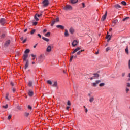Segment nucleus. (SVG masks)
I'll return each mask as SVG.
<instances>
[{"label": "nucleus", "instance_id": "1", "mask_svg": "<svg viewBox=\"0 0 130 130\" xmlns=\"http://www.w3.org/2000/svg\"><path fill=\"white\" fill-rule=\"evenodd\" d=\"M63 10H66V11H71L73 10V7H72V6L66 5V6L63 7Z\"/></svg>", "mask_w": 130, "mask_h": 130}, {"label": "nucleus", "instance_id": "2", "mask_svg": "<svg viewBox=\"0 0 130 130\" xmlns=\"http://www.w3.org/2000/svg\"><path fill=\"white\" fill-rule=\"evenodd\" d=\"M43 5L44 7H47L49 5V2L48 0H44L43 1Z\"/></svg>", "mask_w": 130, "mask_h": 130}, {"label": "nucleus", "instance_id": "3", "mask_svg": "<svg viewBox=\"0 0 130 130\" xmlns=\"http://www.w3.org/2000/svg\"><path fill=\"white\" fill-rule=\"evenodd\" d=\"M79 43V42L77 40H74L72 42V46L73 47H75V46H77V45H78V43Z\"/></svg>", "mask_w": 130, "mask_h": 130}, {"label": "nucleus", "instance_id": "4", "mask_svg": "<svg viewBox=\"0 0 130 130\" xmlns=\"http://www.w3.org/2000/svg\"><path fill=\"white\" fill-rule=\"evenodd\" d=\"M106 39H107V42H109L111 40V36L108 35V31L107 32V36L106 37Z\"/></svg>", "mask_w": 130, "mask_h": 130}, {"label": "nucleus", "instance_id": "5", "mask_svg": "<svg viewBox=\"0 0 130 130\" xmlns=\"http://www.w3.org/2000/svg\"><path fill=\"white\" fill-rule=\"evenodd\" d=\"M106 17H107V11H106L105 14L102 17V21H105V20L106 19Z\"/></svg>", "mask_w": 130, "mask_h": 130}, {"label": "nucleus", "instance_id": "6", "mask_svg": "<svg viewBox=\"0 0 130 130\" xmlns=\"http://www.w3.org/2000/svg\"><path fill=\"white\" fill-rule=\"evenodd\" d=\"M10 43H11V41L7 40L4 44L5 47H8V46L10 45Z\"/></svg>", "mask_w": 130, "mask_h": 130}, {"label": "nucleus", "instance_id": "7", "mask_svg": "<svg viewBox=\"0 0 130 130\" xmlns=\"http://www.w3.org/2000/svg\"><path fill=\"white\" fill-rule=\"evenodd\" d=\"M79 50H81L80 47H77L76 49H74V50L72 52V54H74L76 53V52H78Z\"/></svg>", "mask_w": 130, "mask_h": 130}, {"label": "nucleus", "instance_id": "8", "mask_svg": "<svg viewBox=\"0 0 130 130\" xmlns=\"http://www.w3.org/2000/svg\"><path fill=\"white\" fill-rule=\"evenodd\" d=\"M51 50H52V48H51V46L50 45H49L47 49H46V52H51Z\"/></svg>", "mask_w": 130, "mask_h": 130}, {"label": "nucleus", "instance_id": "9", "mask_svg": "<svg viewBox=\"0 0 130 130\" xmlns=\"http://www.w3.org/2000/svg\"><path fill=\"white\" fill-rule=\"evenodd\" d=\"M0 23L1 24V25L4 26V25H5V24L6 23V20L4 18L1 19L0 20Z\"/></svg>", "mask_w": 130, "mask_h": 130}, {"label": "nucleus", "instance_id": "10", "mask_svg": "<svg viewBox=\"0 0 130 130\" xmlns=\"http://www.w3.org/2000/svg\"><path fill=\"white\" fill-rule=\"evenodd\" d=\"M69 32L71 34H74V33H75V29L73 27H71L69 29Z\"/></svg>", "mask_w": 130, "mask_h": 130}, {"label": "nucleus", "instance_id": "11", "mask_svg": "<svg viewBox=\"0 0 130 130\" xmlns=\"http://www.w3.org/2000/svg\"><path fill=\"white\" fill-rule=\"evenodd\" d=\"M27 58H28V54H25L23 55V60L26 61L27 60Z\"/></svg>", "mask_w": 130, "mask_h": 130}, {"label": "nucleus", "instance_id": "12", "mask_svg": "<svg viewBox=\"0 0 130 130\" xmlns=\"http://www.w3.org/2000/svg\"><path fill=\"white\" fill-rule=\"evenodd\" d=\"M56 28H60V29H61L62 30H63L64 29V26H62L61 25H57Z\"/></svg>", "mask_w": 130, "mask_h": 130}, {"label": "nucleus", "instance_id": "13", "mask_svg": "<svg viewBox=\"0 0 130 130\" xmlns=\"http://www.w3.org/2000/svg\"><path fill=\"white\" fill-rule=\"evenodd\" d=\"M34 94V92H33V91H32V90H29L28 95L30 97H32V96H33Z\"/></svg>", "mask_w": 130, "mask_h": 130}, {"label": "nucleus", "instance_id": "14", "mask_svg": "<svg viewBox=\"0 0 130 130\" xmlns=\"http://www.w3.org/2000/svg\"><path fill=\"white\" fill-rule=\"evenodd\" d=\"M69 35L70 34H69V31H68V30L66 29L64 32L65 37H69Z\"/></svg>", "mask_w": 130, "mask_h": 130}, {"label": "nucleus", "instance_id": "15", "mask_svg": "<svg viewBox=\"0 0 130 130\" xmlns=\"http://www.w3.org/2000/svg\"><path fill=\"white\" fill-rule=\"evenodd\" d=\"M114 7L116 9H121V6L120 5H119V4H115L114 5Z\"/></svg>", "mask_w": 130, "mask_h": 130}, {"label": "nucleus", "instance_id": "16", "mask_svg": "<svg viewBox=\"0 0 130 130\" xmlns=\"http://www.w3.org/2000/svg\"><path fill=\"white\" fill-rule=\"evenodd\" d=\"M55 19L53 20L52 21H51V26L52 27L54 24H55Z\"/></svg>", "mask_w": 130, "mask_h": 130}, {"label": "nucleus", "instance_id": "17", "mask_svg": "<svg viewBox=\"0 0 130 130\" xmlns=\"http://www.w3.org/2000/svg\"><path fill=\"white\" fill-rule=\"evenodd\" d=\"M42 39L43 40H44L45 41H46V42H48V41H49V39L48 38H45L44 37H42Z\"/></svg>", "mask_w": 130, "mask_h": 130}, {"label": "nucleus", "instance_id": "18", "mask_svg": "<svg viewBox=\"0 0 130 130\" xmlns=\"http://www.w3.org/2000/svg\"><path fill=\"white\" fill-rule=\"evenodd\" d=\"M52 86V87H57V81H55L54 82V84H53Z\"/></svg>", "mask_w": 130, "mask_h": 130}, {"label": "nucleus", "instance_id": "19", "mask_svg": "<svg viewBox=\"0 0 130 130\" xmlns=\"http://www.w3.org/2000/svg\"><path fill=\"white\" fill-rule=\"evenodd\" d=\"M28 67H29V61H26V64L24 67L25 69L26 70V69H27V68H28Z\"/></svg>", "mask_w": 130, "mask_h": 130}, {"label": "nucleus", "instance_id": "20", "mask_svg": "<svg viewBox=\"0 0 130 130\" xmlns=\"http://www.w3.org/2000/svg\"><path fill=\"white\" fill-rule=\"evenodd\" d=\"M71 4H76L78 3V0H71Z\"/></svg>", "mask_w": 130, "mask_h": 130}, {"label": "nucleus", "instance_id": "21", "mask_svg": "<svg viewBox=\"0 0 130 130\" xmlns=\"http://www.w3.org/2000/svg\"><path fill=\"white\" fill-rule=\"evenodd\" d=\"M93 75V78H99V74L98 73L94 74Z\"/></svg>", "mask_w": 130, "mask_h": 130}, {"label": "nucleus", "instance_id": "22", "mask_svg": "<svg viewBox=\"0 0 130 130\" xmlns=\"http://www.w3.org/2000/svg\"><path fill=\"white\" fill-rule=\"evenodd\" d=\"M94 101V97H90L89 99V102L92 103Z\"/></svg>", "mask_w": 130, "mask_h": 130}, {"label": "nucleus", "instance_id": "23", "mask_svg": "<svg viewBox=\"0 0 130 130\" xmlns=\"http://www.w3.org/2000/svg\"><path fill=\"white\" fill-rule=\"evenodd\" d=\"M45 36L46 37H49L50 36V32H47L45 35Z\"/></svg>", "mask_w": 130, "mask_h": 130}, {"label": "nucleus", "instance_id": "24", "mask_svg": "<svg viewBox=\"0 0 130 130\" xmlns=\"http://www.w3.org/2000/svg\"><path fill=\"white\" fill-rule=\"evenodd\" d=\"M29 52H30V50L29 49H27L26 50H25L24 53H25V54H27V53H29Z\"/></svg>", "mask_w": 130, "mask_h": 130}, {"label": "nucleus", "instance_id": "25", "mask_svg": "<svg viewBox=\"0 0 130 130\" xmlns=\"http://www.w3.org/2000/svg\"><path fill=\"white\" fill-rule=\"evenodd\" d=\"M47 83L49 85H52V82L51 80H48Z\"/></svg>", "mask_w": 130, "mask_h": 130}, {"label": "nucleus", "instance_id": "26", "mask_svg": "<svg viewBox=\"0 0 130 130\" xmlns=\"http://www.w3.org/2000/svg\"><path fill=\"white\" fill-rule=\"evenodd\" d=\"M32 81H29L28 84V86L29 87H32Z\"/></svg>", "mask_w": 130, "mask_h": 130}, {"label": "nucleus", "instance_id": "27", "mask_svg": "<svg viewBox=\"0 0 130 130\" xmlns=\"http://www.w3.org/2000/svg\"><path fill=\"white\" fill-rule=\"evenodd\" d=\"M44 57H45L44 55L41 54L40 55V58L41 59H44Z\"/></svg>", "mask_w": 130, "mask_h": 130}, {"label": "nucleus", "instance_id": "28", "mask_svg": "<svg viewBox=\"0 0 130 130\" xmlns=\"http://www.w3.org/2000/svg\"><path fill=\"white\" fill-rule=\"evenodd\" d=\"M83 107L84 109L85 112L87 113V112H88V109H87V108H86V106H84Z\"/></svg>", "mask_w": 130, "mask_h": 130}, {"label": "nucleus", "instance_id": "29", "mask_svg": "<svg viewBox=\"0 0 130 130\" xmlns=\"http://www.w3.org/2000/svg\"><path fill=\"white\" fill-rule=\"evenodd\" d=\"M121 4L123 6H126V2L125 1H122Z\"/></svg>", "mask_w": 130, "mask_h": 130}, {"label": "nucleus", "instance_id": "30", "mask_svg": "<svg viewBox=\"0 0 130 130\" xmlns=\"http://www.w3.org/2000/svg\"><path fill=\"white\" fill-rule=\"evenodd\" d=\"M125 52L127 54H128V47H127L125 49Z\"/></svg>", "mask_w": 130, "mask_h": 130}, {"label": "nucleus", "instance_id": "31", "mask_svg": "<svg viewBox=\"0 0 130 130\" xmlns=\"http://www.w3.org/2000/svg\"><path fill=\"white\" fill-rule=\"evenodd\" d=\"M128 19H129V17H125V18H123L122 21H123L124 22V21H126L127 20H128Z\"/></svg>", "mask_w": 130, "mask_h": 130}, {"label": "nucleus", "instance_id": "32", "mask_svg": "<svg viewBox=\"0 0 130 130\" xmlns=\"http://www.w3.org/2000/svg\"><path fill=\"white\" fill-rule=\"evenodd\" d=\"M73 58H74V56L71 55V57H70V60H69V61H70V62H72V60H73Z\"/></svg>", "mask_w": 130, "mask_h": 130}, {"label": "nucleus", "instance_id": "33", "mask_svg": "<svg viewBox=\"0 0 130 130\" xmlns=\"http://www.w3.org/2000/svg\"><path fill=\"white\" fill-rule=\"evenodd\" d=\"M55 23H57L58 22H59V18L58 17H57L56 19H55Z\"/></svg>", "mask_w": 130, "mask_h": 130}, {"label": "nucleus", "instance_id": "34", "mask_svg": "<svg viewBox=\"0 0 130 130\" xmlns=\"http://www.w3.org/2000/svg\"><path fill=\"white\" fill-rule=\"evenodd\" d=\"M105 83H102L99 84V86H100V87H103L104 86H105Z\"/></svg>", "mask_w": 130, "mask_h": 130}, {"label": "nucleus", "instance_id": "35", "mask_svg": "<svg viewBox=\"0 0 130 130\" xmlns=\"http://www.w3.org/2000/svg\"><path fill=\"white\" fill-rule=\"evenodd\" d=\"M92 85L93 86V87H97V83L96 82L92 83Z\"/></svg>", "mask_w": 130, "mask_h": 130}, {"label": "nucleus", "instance_id": "36", "mask_svg": "<svg viewBox=\"0 0 130 130\" xmlns=\"http://www.w3.org/2000/svg\"><path fill=\"white\" fill-rule=\"evenodd\" d=\"M117 22H118V20H114V21H113V24L114 25H115V24H116V23H117Z\"/></svg>", "mask_w": 130, "mask_h": 130}, {"label": "nucleus", "instance_id": "37", "mask_svg": "<svg viewBox=\"0 0 130 130\" xmlns=\"http://www.w3.org/2000/svg\"><path fill=\"white\" fill-rule=\"evenodd\" d=\"M35 29H32L31 31H30V34L33 35L35 33Z\"/></svg>", "mask_w": 130, "mask_h": 130}, {"label": "nucleus", "instance_id": "38", "mask_svg": "<svg viewBox=\"0 0 130 130\" xmlns=\"http://www.w3.org/2000/svg\"><path fill=\"white\" fill-rule=\"evenodd\" d=\"M6 99L9 100V93H7L6 95Z\"/></svg>", "mask_w": 130, "mask_h": 130}, {"label": "nucleus", "instance_id": "39", "mask_svg": "<svg viewBox=\"0 0 130 130\" xmlns=\"http://www.w3.org/2000/svg\"><path fill=\"white\" fill-rule=\"evenodd\" d=\"M95 83H96V85H98V84H99L100 83H101V80H96L95 81Z\"/></svg>", "mask_w": 130, "mask_h": 130}, {"label": "nucleus", "instance_id": "40", "mask_svg": "<svg viewBox=\"0 0 130 130\" xmlns=\"http://www.w3.org/2000/svg\"><path fill=\"white\" fill-rule=\"evenodd\" d=\"M67 105H69V106H71V101H68Z\"/></svg>", "mask_w": 130, "mask_h": 130}, {"label": "nucleus", "instance_id": "41", "mask_svg": "<svg viewBox=\"0 0 130 130\" xmlns=\"http://www.w3.org/2000/svg\"><path fill=\"white\" fill-rule=\"evenodd\" d=\"M35 19L36 20V21H39V19H38V18H37V16L36 15L35 16Z\"/></svg>", "mask_w": 130, "mask_h": 130}, {"label": "nucleus", "instance_id": "42", "mask_svg": "<svg viewBox=\"0 0 130 130\" xmlns=\"http://www.w3.org/2000/svg\"><path fill=\"white\" fill-rule=\"evenodd\" d=\"M82 53V51H79V52H77V55H80L81 53Z\"/></svg>", "mask_w": 130, "mask_h": 130}, {"label": "nucleus", "instance_id": "43", "mask_svg": "<svg viewBox=\"0 0 130 130\" xmlns=\"http://www.w3.org/2000/svg\"><path fill=\"white\" fill-rule=\"evenodd\" d=\"M3 108H8V104L3 106Z\"/></svg>", "mask_w": 130, "mask_h": 130}, {"label": "nucleus", "instance_id": "44", "mask_svg": "<svg viewBox=\"0 0 130 130\" xmlns=\"http://www.w3.org/2000/svg\"><path fill=\"white\" fill-rule=\"evenodd\" d=\"M12 118V115H9L8 117V119H11Z\"/></svg>", "mask_w": 130, "mask_h": 130}, {"label": "nucleus", "instance_id": "45", "mask_svg": "<svg viewBox=\"0 0 130 130\" xmlns=\"http://www.w3.org/2000/svg\"><path fill=\"white\" fill-rule=\"evenodd\" d=\"M110 50V47H107V48H106V51L107 52V51H109V50Z\"/></svg>", "mask_w": 130, "mask_h": 130}, {"label": "nucleus", "instance_id": "46", "mask_svg": "<svg viewBox=\"0 0 130 130\" xmlns=\"http://www.w3.org/2000/svg\"><path fill=\"white\" fill-rule=\"evenodd\" d=\"M27 41V38H26L22 42V43H25Z\"/></svg>", "mask_w": 130, "mask_h": 130}, {"label": "nucleus", "instance_id": "47", "mask_svg": "<svg viewBox=\"0 0 130 130\" xmlns=\"http://www.w3.org/2000/svg\"><path fill=\"white\" fill-rule=\"evenodd\" d=\"M36 15L37 16V17H38V18H39V17H40L41 16H42V14H36Z\"/></svg>", "mask_w": 130, "mask_h": 130}, {"label": "nucleus", "instance_id": "48", "mask_svg": "<svg viewBox=\"0 0 130 130\" xmlns=\"http://www.w3.org/2000/svg\"><path fill=\"white\" fill-rule=\"evenodd\" d=\"M25 115L26 117L29 116V113H25Z\"/></svg>", "mask_w": 130, "mask_h": 130}, {"label": "nucleus", "instance_id": "49", "mask_svg": "<svg viewBox=\"0 0 130 130\" xmlns=\"http://www.w3.org/2000/svg\"><path fill=\"white\" fill-rule=\"evenodd\" d=\"M33 25H34V26H36V25H37V22H34Z\"/></svg>", "mask_w": 130, "mask_h": 130}, {"label": "nucleus", "instance_id": "50", "mask_svg": "<svg viewBox=\"0 0 130 130\" xmlns=\"http://www.w3.org/2000/svg\"><path fill=\"white\" fill-rule=\"evenodd\" d=\"M47 32V29H44L43 30V33H45V32Z\"/></svg>", "mask_w": 130, "mask_h": 130}, {"label": "nucleus", "instance_id": "51", "mask_svg": "<svg viewBox=\"0 0 130 130\" xmlns=\"http://www.w3.org/2000/svg\"><path fill=\"white\" fill-rule=\"evenodd\" d=\"M82 8H85V3H82Z\"/></svg>", "mask_w": 130, "mask_h": 130}, {"label": "nucleus", "instance_id": "52", "mask_svg": "<svg viewBox=\"0 0 130 130\" xmlns=\"http://www.w3.org/2000/svg\"><path fill=\"white\" fill-rule=\"evenodd\" d=\"M28 109H32V107H31V106L29 105V106H28Z\"/></svg>", "mask_w": 130, "mask_h": 130}, {"label": "nucleus", "instance_id": "53", "mask_svg": "<svg viewBox=\"0 0 130 130\" xmlns=\"http://www.w3.org/2000/svg\"><path fill=\"white\" fill-rule=\"evenodd\" d=\"M31 56H32V57H36V55H34L33 54H31Z\"/></svg>", "mask_w": 130, "mask_h": 130}, {"label": "nucleus", "instance_id": "54", "mask_svg": "<svg viewBox=\"0 0 130 130\" xmlns=\"http://www.w3.org/2000/svg\"><path fill=\"white\" fill-rule=\"evenodd\" d=\"M125 76V73H122V77H124Z\"/></svg>", "mask_w": 130, "mask_h": 130}, {"label": "nucleus", "instance_id": "55", "mask_svg": "<svg viewBox=\"0 0 130 130\" xmlns=\"http://www.w3.org/2000/svg\"><path fill=\"white\" fill-rule=\"evenodd\" d=\"M13 93H15V92H16V89H15V88H13Z\"/></svg>", "mask_w": 130, "mask_h": 130}, {"label": "nucleus", "instance_id": "56", "mask_svg": "<svg viewBox=\"0 0 130 130\" xmlns=\"http://www.w3.org/2000/svg\"><path fill=\"white\" fill-rule=\"evenodd\" d=\"M127 86L130 87V83H127Z\"/></svg>", "mask_w": 130, "mask_h": 130}, {"label": "nucleus", "instance_id": "57", "mask_svg": "<svg viewBox=\"0 0 130 130\" xmlns=\"http://www.w3.org/2000/svg\"><path fill=\"white\" fill-rule=\"evenodd\" d=\"M38 36H39L40 38H41V35H40V34H38Z\"/></svg>", "mask_w": 130, "mask_h": 130}, {"label": "nucleus", "instance_id": "58", "mask_svg": "<svg viewBox=\"0 0 130 130\" xmlns=\"http://www.w3.org/2000/svg\"><path fill=\"white\" fill-rule=\"evenodd\" d=\"M69 109H70V107H69V106L67 107L66 110H69Z\"/></svg>", "mask_w": 130, "mask_h": 130}, {"label": "nucleus", "instance_id": "59", "mask_svg": "<svg viewBox=\"0 0 130 130\" xmlns=\"http://www.w3.org/2000/svg\"><path fill=\"white\" fill-rule=\"evenodd\" d=\"M10 84H11V86H14V83L13 82H11Z\"/></svg>", "mask_w": 130, "mask_h": 130}, {"label": "nucleus", "instance_id": "60", "mask_svg": "<svg viewBox=\"0 0 130 130\" xmlns=\"http://www.w3.org/2000/svg\"><path fill=\"white\" fill-rule=\"evenodd\" d=\"M128 91H129V89L126 88V91L127 93V92H128Z\"/></svg>", "mask_w": 130, "mask_h": 130}, {"label": "nucleus", "instance_id": "61", "mask_svg": "<svg viewBox=\"0 0 130 130\" xmlns=\"http://www.w3.org/2000/svg\"><path fill=\"white\" fill-rule=\"evenodd\" d=\"M128 77H129L128 81H130V73L128 74Z\"/></svg>", "mask_w": 130, "mask_h": 130}, {"label": "nucleus", "instance_id": "62", "mask_svg": "<svg viewBox=\"0 0 130 130\" xmlns=\"http://www.w3.org/2000/svg\"><path fill=\"white\" fill-rule=\"evenodd\" d=\"M36 46H37V44L34 46V48H36Z\"/></svg>", "mask_w": 130, "mask_h": 130}, {"label": "nucleus", "instance_id": "63", "mask_svg": "<svg viewBox=\"0 0 130 130\" xmlns=\"http://www.w3.org/2000/svg\"><path fill=\"white\" fill-rule=\"evenodd\" d=\"M1 37H2V38L5 37V34H3V35H2V36H1Z\"/></svg>", "mask_w": 130, "mask_h": 130}, {"label": "nucleus", "instance_id": "64", "mask_svg": "<svg viewBox=\"0 0 130 130\" xmlns=\"http://www.w3.org/2000/svg\"><path fill=\"white\" fill-rule=\"evenodd\" d=\"M27 29H25L24 30V32H25L27 31Z\"/></svg>", "mask_w": 130, "mask_h": 130}]
</instances>
